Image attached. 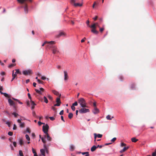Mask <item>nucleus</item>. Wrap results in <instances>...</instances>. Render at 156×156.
Masks as SVG:
<instances>
[{
	"label": "nucleus",
	"mask_w": 156,
	"mask_h": 156,
	"mask_svg": "<svg viewBox=\"0 0 156 156\" xmlns=\"http://www.w3.org/2000/svg\"><path fill=\"white\" fill-rule=\"evenodd\" d=\"M78 103L82 108H88L87 104L85 99L83 98H80L78 100Z\"/></svg>",
	"instance_id": "1"
},
{
	"label": "nucleus",
	"mask_w": 156,
	"mask_h": 156,
	"mask_svg": "<svg viewBox=\"0 0 156 156\" xmlns=\"http://www.w3.org/2000/svg\"><path fill=\"white\" fill-rule=\"evenodd\" d=\"M89 112L90 110L89 109L85 108H82L79 110V112L81 114L88 112Z\"/></svg>",
	"instance_id": "2"
},
{
	"label": "nucleus",
	"mask_w": 156,
	"mask_h": 156,
	"mask_svg": "<svg viewBox=\"0 0 156 156\" xmlns=\"http://www.w3.org/2000/svg\"><path fill=\"white\" fill-rule=\"evenodd\" d=\"M43 131L45 134L48 133V131L49 129V126L47 124L45 126H43L42 127Z\"/></svg>",
	"instance_id": "3"
},
{
	"label": "nucleus",
	"mask_w": 156,
	"mask_h": 156,
	"mask_svg": "<svg viewBox=\"0 0 156 156\" xmlns=\"http://www.w3.org/2000/svg\"><path fill=\"white\" fill-rule=\"evenodd\" d=\"M61 96V94H60L59 97H58L56 98V102L57 103L54 105V106H60L61 103L60 99V97Z\"/></svg>",
	"instance_id": "4"
},
{
	"label": "nucleus",
	"mask_w": 156,
	"mask_h": 156,
	"mask_svg": "<svg viewBox=\"0 0 156 156\" xmlns=\"http://www.w3.org/2000/svg\"><path fill=\"white\" fill-rule=\"evenodd\" d=\"M32 72L30 69L24 70L23 71V74L25 75H30L32 74Z\"/></svg>",
	"instance_id": "5"
},
{
	"label": "nucleus",
	"mask_w": 156,
	"mask_h": 156,
	"mask_svg": "<svg viewBox=\"0 0 156 156\" xmlns=\"http://www.w3.org/2000/svg\"><path fill=\"white\" fill-rule=\"evenodd\" d=\"M55 44V42L54 41H51L50 42H48V43H47V46L49 48H52L53 47V46L52 45L53 44Z\"/></svg>",
	"instance_id": "6"
},
{
	"label": "nucleus",
	"mask_w": 156,
	"mask_h": 156,
	"mask_svg": "<svg viewBox=\"0 0 156 156\" xmlns=\"http://www.w3.org/2000/svg\"><path fill=\"white\" fill-rule=\"evenodd\" d=\"M10 106H13L14 108L15 109L16 108V106L14 105H15V103L12 101L11 99H9L8 100Z\"/></svg>",
	"instance_id": "7"
},
{
	"label": "nucleus",
	"mask_w": 156,
	"mask_h": 156,
	"mask_svg": "<svg viewBox=\"0 0 156 156\" xmlns=\"http://www.w3.org/2000/svg\"><path fill=\"white\" fill-rule=\"evenodd\" d=\"M35 90L36 92L37 93L39 94H42V92H44V89L43 88H40V90L35 89Z\"/></svg>",
	"instance_id": "8"
},
{
	"label": "nucleus",
	"mask_w": 156,
	"mask_h": 156,
	"mask_svg": "<svg viewBox=\"0 0 156 156\" xmlns=\"http://www.w3.org/2000/svg\"><path fill=\"white\" fill-rule=\"evenodd\" d=\"M66 35V34L63 31H60L58 34L57 36V37H59L61 36H65Z\"/></svg>",
	"instance_id": "9"
},
{
	"label": "nucleus",
	"mask_w": 156,
	"mask_h": 156,
	"mask_svg": "<svg viewBox=\"0 0 156 156\" xmlns=\"http://www.w3.org/2000/svg\"><path fill=\"white\" fill-rule=\"evenodd\" d=\"M52 52L53 54H55L57 52H58V50L57 48V47L55 46H54L53 47V48H52Z\"/></svg>",
	"instance_id": "10"
},
{
	"label": "nucleus",
	"mask_w": 156,
	"mask_h": 156,
	"mask_svg": "<svg viewBox=\"0 0 156 156\" xmlns=\"http://www.w3.org/2000/svg\"><path fill=\"white\" fill-rule=\"evenodd\" d=\"M64 80L65 81L67 80H68L69 76L68 75V73L66 71H64Z\"/></svg>",
	"instance_id": "11"
},
{
	"label": "nucleus",
	"mask_w": 156,
	"mask_h": 156,
	"mask_svg": "<svg viewBox=\"0 0 156 156\" xmlns=\"http://www.w3.org/2000/svg\"><path fill=\"white\" fill-rule=\"evenodd\" d=\"M94 141H96V139L97 137L98 138H101L102 135L100 134H97L96 133H94Z\"/></svg>",
	"instance_id": "12"
},
{
	"label": "nucleus",
	"mask_w": 156,
	"mask_h": 156,
	"mask_svg": "<svg viewBox=\"0 0 156 156\" xmlns=\"http://www.w3.org/2000/svg\"><path fill=\"white\" fill-rule=\"evenodd\" d=\"M93 112L94 114H97L99 113V109L97 107H94V109L93 111Z\"/></svg>",
	"instance_id": "13"
},
{
	"label": "nucleus",
	"mask_w": 156,
	"mask_h": 156,
	"mask_svg": "<svg viewBox=\"0 0 156 156\" xmlns=\"http://www.w3.org/2000/svg\"><path fill=\"white\" fill-rule=\"evenodd\" d=\"M24 9L25 13H27L28 11V8L27 5L26 4H24Z\"/></svg>",
	"instance_id": "14"
},
{
	"label": "nucleus",
	"mask_w": 156,
	"mask_h": 156,
	"mask_svg": "<svg viewBox=\"0 0 156 156\" xmlns=\"http://www.w3.org/2000/svg\"><path fill=\"white\" fill-rule=\"evenodd\" d=\"M20 119H18L17 120V122L19 123H21V121L26 120V119L23 116H20Z\"/></svg>",
	"instance_id": "15"
},
{
	"label": "nucleus",
	"mask_w": 156,
	"mask_h": 156,
	"mask_svg": "<svg viewBox=\"0 0 156 156\" xmlns=\"http://www.w3.org/2000/svg\"><path fill=\"white\" fill-rule=\"evenodd\" d=\"M45 138L47 137V140L49 141H51V138L50 136L48 133L46 134V135L44 136Z\"/></svg>",
	"instance_id": "16"
},
{
	"label": "nucleus",
	"mask_w": 156,
	"mask_h": 156,
	"mask_svg": "<svg viewBox=\"0 0 156 156\" xmlns=\"http://www.w3.org/2000/svg\"><path fill=\"white\" fill-rule=\"evenodd\" d=\"M129 147L128 146L125 147H124V148H123V149L122 150H121V151H120V152L121 153H122V152H123L126 151V150H127L128 149H129Z\"/></svg>",
	"instance_id": "17"
},
{
	"label": "nucleus",
	"mask_w": 156,
	"mask_h": 156,
	"mask_svg": "<svg viewBox=\"0 0 156 156\" xmlns=\"http://www.w3.org/2000/svg\"><path fill=\"white\" fill-rule=\"evenodd\" d=\"M91 31L94 34H98L99 32L97 30H96V29H92L91 30Z\"/></svg>",
	"instance_id": "18"
},
{
	"label": "nucleus",
	"mask_w": 156,
	"mask_h": 156,
	"mask_svg": "<svg viewBox=\"0 0 156 156\" xmlns=\"http://www.w3.org/2000/svg\"><path fill=\"white\" fill-rule=\"evenodd\" d=\"M40 151L42 155H43L44 156H45V151L44 149H41L40 150Z\"/></svg>",
	"instance_id": "19"
},
{
	"label": "nucleus",
	"mask_w": 156,
	"mask_h": 156,
	"mask_svg": "<svg viewBox=\"0 0 156 156\" xmlns=\"http://www.w3.org/2000/svg\"><path fill=\"white\" fill-rule=\"evenodd\" d=\"M96 146L95 145H94L91 147L90 150L91 151L93 152L94 151L96 150Z\"/></svg>",
	"instance_id": "20"
},
{
	"label": "nucleus",
	"mask_w": 156,
	"mask_h": 156,
	"mask_svg": "<svg viewBox=\"0 0 156 156\" xmlns=\"http://www.w3.org/2000/svg\"><path fill=\"white\" fill-rule=\"evenodd\" d=\"M83 5V3H74V6L75 7L77 6H80L81 7Z\"/></svg>",
	"instance_id": "21"
},
{
	"label": "nucleus",
	"mask_w": 156,
	"mask_h": 156,
	"mask_svg": "<svg viewBox=\"0 0 156 156\" xmlns=\"http://www.w3.org/2000/svg\"><path fill=\"white\" fill-rule=\"evenodd\" d=\"M52 92H53V94H54L55 95H57V96L58 95H59V93L58 91H57L55 90H52Z\"/></svg>",
	"instance_id": "22"
},
{
	"label": "nucleus",
	"mask_w": 156,
	"mask_h": 156,
	"mask_svg": "<svg viewBox=\"0 0 156 156\" xmlns=\"http://www.w3.org/2000/svg\"><path fill=\"white\" fill-rule=\"evenodd\" d=\"M68 116V118H69V119H71L73 118V113H69Z\"/></svg>",
	"instance_id": "23"
},
{
	"label": "nucleus",
	"mask_w": 156,
	"mask_h": 156,
	"mask_svg": "<svg viewBox=\"0 0 156 156\" xmlns=\"http://www.w3.org/2000/svg\"><path fill=\"white\" fill-rule=\"evenodd\" d=\"M131 140V141H132V142H135V143L138 140L137 139H136L135 137H133V138H132Z\"/></svg>",
	"instance_id": "24"
},
{
	"label": "nucleus",
	"mask_w": 156,
	"mask_h": 156,
	"mask_svg": "<svg viewBox=\"0 0 156 156\" xmlns=\"http://www.w3.org/2000/svg\"><path fill=\"white\" fill-rule=\"evenodd\" d=\"M90 27L92 28V29H96V26L94 23L90 26Z\"/></svg>",
	"instance_id": "25"
},
{
	"label": "nucleus",
	"mask_w": 156,
	"mask_h": 156,
	"mask_svg": "<svg viewBox=\"0 0 156 156\" xmlns=\"http://www.w3.org/2000/svg\"><path fill=\"white\" fill-rule=\"evenodd\" d=\"M28 0H17V1L19 3L22 4L25 1H27Z\"/></svg>",
	"instance_id": "26"
},
{
	"label": "nucleus",
	"mask_w": 156,
	"mask_h": 156,
	"mask_svg": "<svg viewBox=\"0 0 156 156\" xmlns=\"http://www.w3.org/2000/svg\"><path fill=\"white\" fill-rule=\"evenodd\" d=\"M131 87V88L133 90L135 89L136 86L135 84L134 83L132 84Z\"/></svg>",
	"instance_id": "27"
},
{
	"label": "nucleus",
	"mask_w": 156,
	"mask_h": 156,
	"mask_svg": "<svg viewBox=\"0 0 156 156\" xmlns=\"http://www.w3.org/2000/svg\"><path fill=\"white\" fill-rule=\"evenodd\" d=\"M20 123V127L23 128L25 126V123L24 122L22 123V122H21V123Z\"/></svg>",
	"instance_id": "28"
},
{
	"label": "nucleus",
	"mask_w": 156,
	"mask_h": 156,
	"mask_svg": "<svg viewBox=\"0 0 156 156\" xmlns=\"http://www.w3.org/2000/svg\"><path fill=\"white\" fill-rule=\"evenodd\" d=\"M25 137L26 139L28 141H29L30 140V138L28 135L26 134L25 135Z\"/></svg>",
	"instance_id": "29"
},
{
	"label": "nucleus",
	"mask_w": 156,
	"mask_h": 156,
	"mask_svg": "<svg viewBox=\"0 0 156 156\" xmlns=\"http://www.w3.org/2000/svg\"><path fill=\"white\" fill-rule=\"evenodd\" d=\"M44 99L45 102L46 103H48V101L46 97L44 96Z\"/></svg>",
	"instance_id": "30"
},
{
	"label": "nucleus",
	"mask_w": 156,
	"mask_h": 156,
	"mask_svg": "<svg viewBox=\"0 0 156 156\" xmlns=\"http://www.w3.org/2000/svg\"><path fill=\"white\" fill-rule=\"evenodd\" d=\"M111 116L110 115H108L106 117V119L109 120H111L112 119V118H111Z\"/></svg>",
	"instance_id": "31"
},
{
	"label": "nucleus",
	"mask_w": 156,
	"mask_h": 156,
	"mask_svg": "<svg viewBox=\"0 0 156 156\" xmlns=\"http://www.w3.org/2000/svg\"><path fill=\"white\" fill-rule=\"evenodd\" d=\"M74 149V147L73 145H71L70 146V150L72 151H73Z\"/></svg>",
	"instance_id": "32"
},
{
	"label": "nucleus",
	"mask_w": 156,
	"mask_h": 156,
	"mask_svg": "<svg viewBox=\"0 0 156 156\" xmlns=\"http://www.w3.org/2000/svg\"><path fill=\"white\" fill-rule=\"evenodd\" d=\"M19 154L20 156H23V154L22 152V151L21 150L19 151Z\"/></svg>",
	"instance_id": "33"
},
{
	"label": "nucleus",
	"mask_w": 156,
	"mask_h": 156,
	"mask_svg": "<svg viewBox=\"0 0 156 156\" xmlns=\"http://www.w3.org/2000/svg\"><path fill=\"white\" fill-rule=\"evenodd\" d=\"M12 114L14 115V117H16L17 116L19 115L18 113H17L15 112H13L12 113Z\"/></svg>",
	"instance_id": "34"
},
{
	"label": "nucleus",
	"mask_w": 156,
	"mask_h": 156,
	"mask_svg": "<svg viewBox=\"0 0 156 156\" xmlns=\"http://www.w3.org/2000/svg\"><path fill=\"white\" fill-rule=\"evenodd\" d=\"M45 137L44 138H43V137H42L41 138V140L42 141V142L44 143V144H45L46 142V141L45 139Z\"/></svg>",
	"instance_id": "35"
},
{
	"label": "nucleus",
	"mask_w": 156,
	"mask_h": 156,
	"mask_svg": "<svg viewBox=\"0 0 156 156\" xmlns=\"http://www.w3.org/2000/svg\"><path fill=\"white\" fill-rule=\"evenodd\" d=\"M19 143L21 145H22L23 144V140L22 139H20L19 141Z\"/></svg>",
	"instance_id": "36"
},
{
	"label": "nucleus",
	"mask_w": 156,
	"mask_h": 156,
	"mask_svg": "<svg viewBox=\"0 0 156 156\" xmlns=\"http://www.w3.org/2000/svg\"><path fill=\"white\" fill-rule=\"evenodd\" d=\"M48 97L49 100L51 101H52L53 100V98L50 95H48Z\"/></svg>",
	"instance_id": "37"
},
{
	"label": "nucleus",
	"mask_w": 156,
	"mask_h": 156,
	"mask_svg": "<svg viewBox=\"0 0 156 156\" xmlns=\"http://www.w3.org/2000/svg\"><path fill=\"white\" fill-rule=\"evenodd\" d=\"M30 101L31 102V104L32 106H35L36 105V104L34 103V101L31 100H30Z\"/></svg>",
	"instance_id": "38"
},
{
	"label": "nucleus",
	"mask_w": 156,
	"mask_h": 156,
	"mask_svg": "<svg viewBox=\"0 0 156 156\" xmlns=\"http://www.w3.org/2000/svg\"><path fill=\"white\" fill-rule=\"evenodd\" d=\"M75 0H71L70 3L71 4H73L74 5V3H75Z\"/></svg>",
	"instance_id": "39"
},
{
	"label": "nucleus",
	"mask_w": 156,
	"mask_h": 156,
	"mask_svg": "<svg viewBox=\"0 0 156 156\" xmlns=\"http://www.w3.org/2000/svg\"><path fill=\"white\" fill-rule=\"evenodd\" d=\"M15 65V64H11L8 67L9 68H11V67L14 66Z\"/></svg>",
	"instance_id": "40"
},
{
	"label": "nucleus",
	"mask_w": 156,
	"mask_h": 156,
	"mask_svg": "<svg viewBox=\"0 0 156 156\" xmlns=\"http://www.w3.org/2000/svg\"><path fill=\"white\" fill-rule=\"evenodd\" d=\"M100 28V31L102 33L103 32V30H104V27H102V28Z\"/></svg>",
	"instance_id": "41"
},
{
	"label": "nucleus",
	"mask_w": 156,
	"mask_h": 156,
	"mask_svg": "<svg viewBox=\"0 0 156 156\" xmlns=\"http://www.w3.org/2000/svg\"><path fill=\"white\" fill-rule=\"evenodd\" d=\"M72 105L74 106H76L78 105V103L77 101H75L74 103L72 104Z\"/></svg>",
	"instance_id": "42"
},
{
	"label": "nucleus",
	"mask_w": 156,
	"mask_h": 156,
	"mask_svg": "<svg viewBox=\"0 0 156 156\" xmlns=\"http://www.w3.org/2000/svg\"><path fill=\"white\" fill-rule=\"evenodd\" d=\"M44 149H45V150L46 151V153H48V150H47V148L46 147V146L45 144L44 145Z\"/></svg>",
	"instance_id": "43"
},
{
	"label": "nucleus",
	"mask_w": 156,
	"mask_h": 156,
	"mask_svg": "<svg viewBox=\"0 0 156 156\" xmlns=\"http://www.w3.org/2000/svg\"><path fill=\"white\" fill-rule=\"evenodd\" d=\"M8 134L9 136H12V135H13V132L10 131L8 133Z\"/></svg>",
	"instance_id": "44"
},
{
	"label": "nucleus",
	"mask_w": 156,
	"mask_h": 156,
	"mask_svg": "<svg viewBox=\"0 0 156 156\" xmlns=\"http://www.w3.org/2000/svg\"><path fill=\"white\" fill-rule=\"evenodd\" d=\"M3 95L6 97L9 98L8 94L6 93H4Z\"/></svg>",
	"instance_id": "45"
},
{
	"label": "nucleus",
	"mask_w": 156,
	"mask_h": 156,
	"mask_svg": "<svg viewBox=\"0 0 156 156\" xmlns=\"http://www.w3.org/2000/svg\"><path fill=\"white\" fill-rule=\"evenodd\" d=\"M89 23H90V22H89V20H87L86 22V23L87 25V26L89 27H90V24H89Z\"/></svg>",
	"instance_id": "46"
},
{
	"label": "nucleus",
	"mask_w": 156,
	"mask_h": 156,
	"mask_svg": "<svg viewBox=\"0 0 156 156\" xmlns=\"http://www.w3.org/2000/svg\"><path fill=\"white\" fill-rule=\"evenodd\" d=\"M71 108H72V110L73 111H75V107H74V106H73V105H72V106H71Z\"/></svg>",
	"instance_id": "47"
},
{
	"label": "nucleus",
	"mask_w": 156,
	"mask_h": 156,
	"mask_svg": "<svg viewBox=\"0 0 156 156\" xmlns=\"http://www.w3.org/2000/svg\"><path fill=\"white\" fill-rule=\"evenodd\" d=\"M119 78L121 81H122L123 79V77L122 76H120L119 77Z\"/></svg>",
	"instance_id": "48"
},
{
	"label": "nucleus",
	"mask_w": 156,
	"mask_h": 156,
	"mask_svg": "<svg viewBox=\"0 0 156 156\" xmlns=\"http://www.w3.org/2000/svg\"><path fill=\"white\" fill-rule=\"evenodd\" d=\"M14 70H13L12 71V77H13V76H14L15 77H15L16 76V73L14 74Z\"/></svg>",
	"instance_id": "49"
},
{
	"label": "nucleus",
	"mask_w": 156,
	"mask_h": 156,
	"mask_svg": "<svg viewBox=\"0 0 156 156\" xmlns=\"http://www.w3.org/2000/svg\"><path fill=\"white\" fill-rule=\"evenodd\" d=\"M37 81L38 82V83H42L43 84V82L42 81H41L39 79H37Z\"/></svg>",
	"instance_id": "50"
},
{
	"label": "nucleus",
	"mask_w": 156,
	"mask_h": 156,
	"mask_svg": "<svg viewBox=\"0 0 156 156\" xmlns=\"http://www.w3.org/2000/svg\"><path fill=\"white\" fill-rule=\"evenodd\" d=\"M126 144H125L124 143L122 142L121 143V147H123L124 146H126Z\"/></svg>",
	"instance_id": "51"
},
{
	"label": "nucleus",
	"mask_w": 156,
	"mask_h": 156,
	"mask_svg": "<svg viewBox=\"0 0 156 156\" xmlns=\"http://www.w3.org/2000/svg\"><path fill=\"white\" fill-rule=\"evenodd\" d=\"M6 123L8 125L9 127H10V122H6Z\"/></svg>",
	"instance_id": "52"
},
{
	"label": "nucleus",
	"mask_w": 156,
	"mask_h": 156,
	"mask_svg": "<svg viewBox=\"0 0 156 156\" xmlns=\"http://www.w3.org/2000/svg\"><path fill=\"white\" fill-rule=\"evenodd\" d=\"M28 96L29 98L30 99V100H31V96H30V93H28Z\"/></svg>",
	"instance_id": "53"
},
{
	"label": "nucleus",
	"mask_w": 156,
	"mask_h": 156,
	"mask_svg": "<svg viewBox=\"0 0 156 156\" xmlns=\"http://www.w3.org/2000/svg\"><path fill=\"white\" fill-rule=\"evenodd\" d=\"M103 146H104L98 145L97 146H96L97 148L98 147L100 148H101Z\"/></svg>",
	"instance_id": "54"
},
{
	"label": "nucleus",
	"mask_w": 156,
	"mask_h": 156,
	"mask_svg": "<svg viewBox=\"0 0 156 156\" xmlns=\"http://www.w3.org/2000/svg\"><path fill=\"white\" fill-rule=\"evenodd\" d=\"M116 138L114 137L113 138L112 140L111 141L112 142H114L116 140Z\"/></svg>",
	"instance_id": "55"
},
{
	"label": "nucleus",
	"mask_w": 156,
	"mask_h": 156,
	"mask_svg": "<svg viewBox=\"0 0 156 156\" xmlns=\"http://www.w3.org/2000/svg\"><path fill=\"white\" fill-rule=\"evenodd\" d=\"M64 111L63 110H62L59 113V114L60 115H62L63 114Z\"/></svg>",
	"instance_id": "56"
},
{
	"label": "nucleus",
	"mask_w": 156,
	"mask_h": 156,
	"mask_svg": "<svg viewBox=\"0 0 156 156\" xmlns=\"http://www.w3.org/2000/svg\"><path fill=\"white\" fill-rule=\"evenodd\" d=\"M16 72L15 73L16 74H18L20 73V70L19 69H16Z\"/></svg>",
	"instance_id": "57"
},
{
	"label": "nucleus",
	"mask_w": 156,
	"mask_h": 156,
	"mask_svg": "<svg viewBox=\"0 0 156 156\" xmlns=\"http://www.w3.org/2000/svg\"><path fill=\"white\" fill-rule=\"evenodd\" d=\"M96 26V27H97L99 28H100V26H99V24L98 23H94Z\"/></svg>",
	"instance_id": "58"
},
{
	"label": "nucleus",
	"mask_w": 156,
	"mask_h": 156,
	"mask_svg": "<svg viewBox=\"0 0 156 156\" xmlns=\"http://www.w3.org/2000/svg\"><path fill=\"white\" fill-rule=\"evenodd\" d=\"M32 152H33V153L34 154H35V153H36V151H35V150L34 149V148H32Z\"/></svg>",
	"instance_id": "59"
},
{
	"label": "nucleus",
	"mask_w": 156,
	"mask_h": 156,
	"mask_svg": "<svg viewBox=\"0 0 156 156\" xmlns=\"http://www.w3.org/2000/svg\"><path fill=\"white\" fill-rule=\"evenodd\" d=\"M16 128L17 127L16 125L15 124H14L13 129V130H16Z\"/></svg>",
	"instance_id": "60"
},
{
	"label": "nucleus",
	"mask_w": 156,
	"mask_h": 156,
	"mask_svg": "<svg viewBox=\"0 0 156 156\" xmlns=\"http://www.w3.org/2000/svg\"><path fill=\"white\" fill-rule=\"evenodd\" d=\"M33 115L35 117H37V115L36 114L35 112H33Z\"/></svg>",
	"instance_id": "61"
},
{
	"label": "nucleus",
	"mask_w": 156,
	"mask_h": 156,
	"mask_svg": "<svg viewBox=\"0 0 156 156\" xmlns=\"http://www.w3.org/2000/svg\"><path fill=\"white\" fill-rule=\"evenodd\" d=\"M49 118L51 120H53L55 119V118L53 117H50Z\"/></svg>",
	"instance_id": "62"
},
{
	"label": "nucleus",
	"mask_w": 156,
	"mask_h": 156,
	"mask_svg": "<svg viewBox=\"0 0 156 156\" xmlns=\"http://www.w3.org/2000/svg\"><path fill=\"white\" fill-rule=\"evenodd\" d=\"M48 42L47 41H45L42 45V46H44L45 44H47Z\"/></svg>",
	"instance_id": "63"
},
{
	"label": "nucleus",
	"mask_w": 156,
	"mask_h": 156,
	"mask_svg": "<svg viewBox=\"0 0 156 156\" xmlns=\"http://www.w3.org/2000/svg\"><path fill=\"white\" fill-rule=\"evenodd\" d=\"M152 156H156V153L154 152L152 153Z\"/></svg>",
	"instance_id": "64"
}]
</instances>
